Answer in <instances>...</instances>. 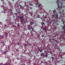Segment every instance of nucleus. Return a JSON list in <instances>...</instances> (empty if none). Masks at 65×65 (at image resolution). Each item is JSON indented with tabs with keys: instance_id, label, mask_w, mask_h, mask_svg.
Listing matches in <instances>:
<instances>
[{
	"instance_id": "obj_6",
	"label": "nucleus",
	"mask_w": 65,
	"mask_h": 65,
	"mask_svg": "<svg viewBox=\"0 0 65 65\" xmlns=\"http://www.w3.org/2000/svg\"><path fill=\"white\" fill-rule=\"evenodd\" d=\"M3 9L4 12L5 13L9 12V11H8V10L7 9V8H6V7H4Z\"/></svg>"
},
{
	"instance_id": "obj_32",
	"label": "nucleus",
	"mask_w": 65,
	"mask_h": 65,
	"mask_svg": "<svg viewBox=\"0 0 65 65\" xmlns=\"http://www.w3.org/2000/svg\"><path fill=\"white\" fill-rule=\"evenodd\" d=\"M21 65H25V64L24 63L22 64H21Z\"/></svg>"
},
{
	"instance_id": "obj_47",
	"label": "nucleus",
	"mask_w": 65,
	"mask_h": 65,
	"mask_svg": "<svg viewBox=\"0 0 65 65\" xmlns=\"http://www.w3.org/2000/svg\"><path fill=\"white\" fill-rule=\"evenodd\" d=\"M61 53H60L59 54V55L60 56V55H61Z\"/></svg>"
},
{
	"instance_id": "obj_62",
	"label": "nucleus",
	"mask_w": 65,
	"mask_h": 65,
	"mask_svg": "<svg viewBox=\"0 0 65 65\" xmlns=\"http://www.w3.org/2000/svg\"><path fill=\"white\" fill-rule=\"evenodd\" d=\"M27 1V0H26Z\"/></svg>"
},
{
	"instance_id": "obj_34",
	"label": "nucleus",
	"mask_w": 65,
	"mask_h": 65,
	"mask_svg": "<svg viewBox=\"0 0 65 65\" xmlns=\"http://www.w3.org/2000/svg\"><path fill=\"white\" fill-rule=\"evenodd\" d=\"M48 50H51V49H50V48H48Z\"/></svg>"
},
{
	"instance_id": "obj_51",
	"label": "nucleus",
	"mask_w": 65,
	"mask_h": 65,
	"mask_svg": "<svg viewBox=\"0 0 65 65\" xmlns=\"http://www.w3.org/2000/svg\"><path fill=\"white\" fill-rule=\"evenodd\" d=\"M55 41H57V40H55Z\"/></svg>"
},
{
	"instance_id": "obj_2",
	"label": "nucleus",
	"mask_w": 65,
	"mask_h": 65,
	"mask_svg": "<svg viewBox=\"0 0 65 65\" xmlns=\"http://www.w3.org/2000/svg\"><path fill=\"white\" fill-rule=\"evenodd\" d=\"M35 22H34V21H33V20H32L30 22V24L29 25H28L27 26V27L26 28V29H28V30H31L30 31H31V35H33V34H35L36 32V31L34 30V28H32V26L31 25H33L34 24H35Z\"/></svg>"
},
{
	"instance_id": "obj_9",
	"label": "nucleus",
	"mask_w": 65,
	"mask_h": 65,
	"mask_svg": "<svg viewBox=\"0 0 65 65\" xmlns=\"http://www.w3.org/2000/svg\"><path fill=\"white\" fill-rule=\"evenodd\" d=\"M65 28V25L62 28V29H63L64 31H65L64 32L63 31L62 33H61L62 34H63V33H65V28Z\"/></svg>"
},
{
	"instance_id": "obj_4",
	"label": "nucleus",
	"mask_w": 65,
	"mask_h": 65,
	"mask_svg": "<svg viewBox=\"0 0 65 65\" xmlns=\"http://www.w3.org/2000/svg\"><path fill=\"white\" fill-rule=\"evenodd\" d=\"M25 5H26V6H29V7H28V10L29 11V10H31L32 9V8L33 7V5L30 2H25Z\"/></svg>"
},
{
	"instance_id": "obj_28",
	"label": "nucleus",
	"mask_w": 65,
	"mask_h": 65,
	"mask_svg": "<svg viewBox=\"0 0 65 65\" xmlns=\"http://www.w3.org/2000/svg\"><path fill=\"white\" fill-rule=\"evenodd\" d=\"M0 37H3H3L2 36H1V35H0Z\"/></svg>"
},
{
	"instance_id": "obj_22",
	"label": "nucleus",
	"mask_w": 65,
	"mask_h": 65,
	"mask_svg": "<svg viewBox=\"0 0 65 65\" xmlns=\"http://www.w3.org/2000/svg\"><path fill=\"white\" fill-rule=\"evenodd\" d=\"M3 43H4V44L3 45H5V44H4V42H2Z\"/></svg>"
},
{
	"instance_id": "obj_43",
	"label": "nucleus",
	"mask_w": 65,
	"mask_h": 65,
	"mask_svg": "<svg viewBox=\"0 0 65 65\" xmlns=\"http://www.w3.org/2000/svg\"><path fill=\"white\" fill-rule=\"evenodd\" d=\"M4 53H5V54H6V52H4Z\"/></svg>"
},
{
	"instance_id": "obj_21",
	"label": "nucleus",
	"mask_w": 65,
	"mask_h": 65,
	"mask_svg": "<svg viewBox=\"0 0 65 65\" xmlns=\"http://www.w3.org/2000/svg\"><path fill=\"white\" fill-rule=\"evenodd\" d=\"M44 30H45V31L46 32L47 31V29L45 28H44Z\"/></svg>"
},
{
	"instance_id": "obj_24",
	"label": "nucleus",
	"mask_w": 65,
	"mask_h": 65,
	"mask_svg": "<svg viewBox=\"0 0 65 65\" xmlns=\"http://www.w3.org/2000/svg\"><path fill=\"white\" fill-rule=\"evenodd\" d=\"M61 60H62L63 59H64L62 57H61Z\"/></svg>"
},
{
	"instance_id": "obj_23",
	"label": "nucleus",
	"mask_w": 65,
	"mask_h": 65,
	"mask_svg": "<svg viewBox=\"0 0 65 65\" xmlns=\"http://www.w3.org/2000/svg\"><path fill=\"white\" fill-rule=\"evenodd\" d=\"M45 64H46V65H47V63H48V62H45Z\"/></svg>"
},
{
	"instance_id": "obj_17",
	"label": "nucleus",
	"mask_w": 65,
	"mask_h": 65,
	"mask_svg": "<svg viewBox=\"0 0 65 65\" xmlns=\"http://www.w3.org/2000/svg\"><path fill=\"white\" fill-rule=\"evenodd\" d=\"M54 39L52 38L51 39H50V41H52V40H54Z\"/></svg>"
},
{
	"instance_id": "obj_30",
	"label": "nucleus",
	"mask_w": 65,
	"mask_h": 65,
	"mask_svg": "<svg viewBox=\"0 0 65 65\" xmlns=\"http://www.w3.org/2000/svg\"><path fill=\"white\" fill-rule=\"evenodd\" d=\"M32 46H35V45L34 44H32Z\"/></svg>"
},
{
	"instance_id": "obj_42",
	"label": "nucleus",
	"mask_w": 65,
	"mask_h": 65,
	"mask_svg": "<svg viewBox=\"0 0 65 65\" xmlns=\"http://www.w3.org/2000/svg\"><path fill=\"white\" fill-rule=\"evenodd\" d=\"M41 19H42V17H41Z\"/></svg>"
},
{
	"instance_id": "obj_53",
	"label": "nucleus",
	"mask_w": 65,
	"mask_h": 65,
	"mask_svg": "<svg viewBox=\"0 0 65 65\" xmlns=\"http://www.w3.org/2000/svg\"><path fill=\"white\" fill-rule=\"evenodd\" d=\"M18 60H19V59L17 58Z\"/></svg>"
},
{
	"instance_id": "obj_7",
	"label": "nucleus",
	"mask_w": 65,
	"mask_h": 65,
	"mask_svg": "<svg viewBox=\"0 0 65 65\" xmlns=\"http://www.w3.org/2000/svg\"><path fill=\"white\" fill-rule=\"evenodd\" d=\"M18 8H22V9L23 10V9H24V7L22 6H21V5H19L18 6H17Z\"/></svg>"
},
{
	"instance_id": "obj_12",
	"label": "nucleus",
	"mask_w": 65,
	"mask_h": 65,
	"mask_svg": "<svg viewBox=\"0 0 65 65\" xmlns=\"http://www.w3.org/2000/svg\"><path fill=\"white\" fill-rule=\"evenodd\" d=\"M44 19L46 20L47 21H46V22H47V23H48V21H47V18H46V17H44Z\"/></svg>"
},
{
	"instance_id": "obj_61",
	"label": "nucleus",
	"mask_w": 65,
	"mask_h": 65,
	"mask_svg": "<svg viewBox=\"0 0 65 65\" xmlns=\"http://www.w3.org/2000/svg\"><path fill=\"white\" fill-rule=\"evenodd\" d=\"M54 54H53V55H54Z\"/></svg>"
},
{
	"instance_id": "obj_18",
	"label": "nucleus",
	"mask_w": 65,
	"mask_h": 65,
	"mask_svg": "<svg viewBox=\"0 0 65 65\" xmlns=\"http://www.w3.org/2000/svg\"><path fill=\"white\" fill-rule=\"evenodd\" d=\"M29 13L30 14V15L32 17V13H31V12H29Z\"/></svg>"
},
{
	"instance_id": "obj_64",
	"label": "nucleus",
	"mask_w": 65,
	"mask_h": 65,
	"mask_svg": "<svg viewBox=\"0 0 65 65\" xmlns=\"http://www.w3.org/2000/svg\"><path fill=\"white\" fill-rule=\"evenodd\" d=\"M27 44H28V43H27Z\"/></svg>"
},
{
	"instance_id": "obj_41",
	"label": "nucleus",
	"mask_w": 65,
	"mask_h": 65,
	"mask_svg": "<svg viewBox=\"0 0 65 65\" xmlns=\"http://www.w3.org/2000/svg\"><path fill=\"white\" fill-rule=\"evenodd\" d=\"M4 26H7V25H6V24H5L4 25Z\"/></svg>"
},
{
	"instance_id": "obj_54",
	"label": "nucleus",
	"mask_w": 65,
	"mask_h": 65,
	"mask_svg": "<svg viewBox=\"0 0 65 65\" xmlns=\"http://www.w3.org/2000/svg\"><path fill=\"white\" fill-rule=\"evenodd\" d=\"M32 48H33V46H32Z\"/></svg>"
},
{
	"instance_id": "obj_26",
	"label": "nucleus",
	"mask_w": 65,
	"mask_h": 65,
	"mask_svg": "<svg viewBox=\"0 0 65 65\" xmlns=\"http://www.w3.org/2000/svg\"><path fill=\"white\" fill-rule=\"evenodd\" d=\"M57 62L58 63H59V62H60V60H57Z\"/></svg>"
},
{
	"instance_id": "obj_10",
	"label": "nucleus",
	"mask_w": 65,
	"mask_h": 65,
	"mask_svg": "<svg viewBox=\"0 0 65 65\" xmlns=\"http://www.w3.org/2000/svg\"><path fill=\"white\" fill-rule=\"evenodd\" d=\"M16 10L17 11V12L18 13V14H20V12H19V11H20V9H18L17 8L16 9Z\"/></svg>"
},
{
	"instance_id": "obj_38",
	"label": "nucleus",
	"mask_w": 65,
	"mask_h": 65,
	"mask_svg": "<svg viewBox=\"0 0 65 65\" xmlns=\"http://www.w3.org/2000/svg\"><path fill=\"white\" fill-rule=\"evenodd\" d=\"M42 37H44V36H43V35L42 36Z\"/></svg>"
},
{
	"instance_id": "obj_19",
	"label": "nucleus",
	"mask_w": 65,
	"mask_h": 65,
	"mask_svg": "<svg viewBox=\"0 0 65 65\" xmlns=\"http://www.w3.org/2000/svg\"><path fill=\"white\" fill-rule=\"evenodd\" d=\"M41 24L42 25H45V23H44V22H43V23L42 22L41 23Z\"/></svg>"
},
{
	"instance_id": "obj_31",
	"label": "nucleus",
	"mask_w": 65,
	"mask_h": 65,
	"mask_svg": "<svg viewBox=\"0 0 65 65\" xmlns=\"http://www.w3.org/2000/svg\"><path fill=\"white\" fill-rule=\"evenodd\" d=\"M5 33L6 34H7V33L6 32H5Z\"/></svg>"
},
{
	"instance_id": "obj_5",
	"label": "nucleus",
	"mask_w": 65,
	"mask_h": 65,
	"mask_svg": "<svg viewBox=\"0 0 65 65\" xmlns=\"http://www.w3.org/2000/svg\"><path fill=\"white\" fill-rule=\"evenodd\" d=\"M36 5L37 7H39L40 8H41V5H39V3H38V2H37L36 3Z\"/></svg>"
},
{
	"instance_id": "obj_39",
	"label": "nucleus",
	"mask_w": 65,
	"mask_h": 65,
	"mask_svg": "<svg viewBox=\"0 0 65 65\" xmlns=\"http://www.w3.org/2000/svg\"><path fill=\"white\" fill-rule=\"evenodd\" d=\"M60 8H62V7L61 6Z\"/></svg>"
},
{
	"instance_id": "obj_25",
	"label": "nucleus",
	"mask_w": 65,
	"mask_h": 65,
	"mask_svg": "<svg viewBox=\"0 0 65 65\" xmlns=\"http://www.w3.org/2000/svg\"><path fill=\"white\" fill-rule=\"evenodd\" d=\"M14 21H15V20H16V17H15V18H14Z\"/></svg>"
},
{
	"instance_id": "obj_59",
	"label": "nucleus",
	"mask_w": 65,
	"mask_h": 65,
	"mask_svg": "<svg viewBox=\"0 0 65 65\" xmlns=\"http://www.w3.org/2000/svg\"><path fill=\"white\" fill-rule=\"evenodd\" d=\"M21 38H22V36H21Z\"/></svg>"
},
{
	"instance_id": "obj_56",
	"label": "nucleus",
	"mask_w": 65,
	"mask_h": 65,
	"mask_svg": "<svg viewBox=\"0 0 65 65\" xmlns=\"http://www.w3.org/2000/svg\"><path fill=\"white\" fill-rule=\"evenodd\" d=\"M30 55H32V54H30Z\"/></svg>"
},
{
	"instance_id": "obj_20",
	"label": "nucleus",
	"mask_w": 65,
	"mask_h": 65,
	"mask_svg": "<svg viewBox=\"0 0 65 65\" xmlns=\"http://www.w3.org/2000/svg\"><path fill=\"white\" fill-rule=\"evenodd\" d=\"M37 17L39 18H40V16L39 15H37Z\"/></svg>"
},
{
	"instance_id": "obj_1",
	"label": "nucleus",
	"mask_w": 65,
	"mask_h": 65,
	"mask_svg": "<svg viewBox=\"0 0 65 65\" xmlns=\"http://www.w3.org/2000/svg\"><path fill=\"white\" fill-rule=\"evenodd\" d=\"M53 12L54 15L52 16V18L53 19V21L55 22L56 23H57V25H59V24L57 23V21L58 20V19H60L61 17L62 18L64 17V13H62V14L61 15H58V13H56V11H53Z\"/></svg>"
},
{
	"instance_id": "obj_63",
	"label": "nucleus",
	"mask_w": 65,
	"mask_h": 65,
	"mask_svg": "<svg viewBox=\"0 0 65 65\" xmlns=\"http://www.w3.org/2000/svg\"><path fill=\"white\" fill-rule=\"evenodd\" d=\"M57 43V42H56Z\"/></svg>"
},
{
	"instance_id": "obj_15",
	"label": "nucleus",
	"mask_w": 65,
	"mask_h": 65,
	"mask_svg": "<svg viewBox=\"0 0 65 65\" xmlns=\"http://www.w3.org/2000/svg\"><path fill=\"white\" fill-rule=\"evenodd\" d=\"M57 2H58V3H57V4H58V5H59V1H60V0H57Z\"/></svg>"
},
{
	"instance_id": "obj_11",
	"label": "nucleus",
	"mask_w": 65,
	"mask_h": 65,
	"mask_svg": "<svg viewBox=\"0 0 65 65\" xmlns=\"http://www.w3.org/2000/svg\"><path fill=\"white\" fill-rule=\"evenodd\" d=\"M38 51L39 52H42V50H40V49L38 48Z\"/></svg>"
},
{
	"instance_id": "obj_27",
	"label": "nucleus",
	"mask_w": 65,
	"mask_h": 65,
	"mask_svg": "<svg viewBox=\"0 0 65 65\" xmlns=\"http://www.w3.org/2000/svg\"><path fill=\"white\" fill-rule=\"evenodd\" d=\"M54 51H55V50H53V51H51V52L53 53V52H54Z\"/></svg>"
},
{
	"instance_id": "obj_57",
	"label": "nucleus",
	"mask_w": 65,
	"mask_h": 65,
	"mask_svg": "<svg viewBox=\"0 0 65 65\" xmlns=\"http://www.w3.org/2000/svg\"><path fill=\"white\" fill-rule=\"evenodd\" d=\"M23 47L22 46V47Z\"/></svg>"
},
{
	"instance_id": "obj_37",
	"label": "nucleus",
	"mask_w": 65,
	"mask_h": 65,
	"mask_svg": "<svg viewBox=\"0 0 65 65\" xmlns=\"http://www.w3.org/2000/svg\"><path fill=\"white\" fill-rule=\"evenodd\" d=\"M18 3H19V2H16V3H17V4Z\"/></svg>"
},
{
	"instance_id": "obj_58",
	"label": "nucleus",
	"mask_w": 65,
	"mask_h": 65,
	"mask_svg": "<svg viewBox=\"0 0 65 65\" xmlns=\"http://www.w3.org/2000/svg\"><path fill=\"white\" fill-rule=\"evenodd\" d=\"M36 1H37V0H36Z\"/></svg>"
},
{
	"instance_id": "obj_13",
	"label": "nucleus",
	"mask_w": 65,
	"mask_h": 65,
	"mask_svg": "<svg viewBox=\"0 0 65 65\" xmlns=\"http://www.w3.org/2000/svg\"><path fill=\"white\" fill-rule=\"evenodd\" d=\"M44 57H45V58H47V55H46L45 56H44V57L42 58V59H43Z\"/></svg>"
},
{
	"instance_id": "obj_14",
	"label": "nucleus",
	"mask_w": 65,
	"mask_h": 65,
	"mask_svg": "<svg viewBox=\"0 0 65 65\" xmlns=\"http://www.w3.org/2000/svg\"><path fill=\"white\" fill-rule=\"evenodd\" d=\"M8 22H9V23H10V24H12L11 21V20L9 21Z\"/></svg>"
},
{
	"instance_id": "obj_52",
	"label": "nucleus",
	"mask_w": 65,
	"mask_h": 65,
	"mask_svg": "<svg viewBox=\"0 0 65 65\" xmlns=\"http://www.w3.org/2000/svg\"><path fill=\"white\" fill-rule=\"evenodd\" d=\"M60 36H61V35H61L60 34Z\"/></svg>"
},
{
	"instance_id": "obj_16",
	"label": "nucleus",
	"mask_w": 65,
	"mask_h": 65,
	"mask_svg": "<svg viewBox=\"0 0 65 65\" xmlns=\"http://www.w3.org/2000/svg\"><path fill=\"white\" fill-rule=\"evenodd\" d=\"M41 56H44V53H42L41 54Z\"/></svg>"
},
{
	"instance_id": "obj_3",
	"label": "nucleus",
	"mask_w": 65,
	"mask_h": 65,
	"mask_svg": "<svg viewBox=\"0 0 65 65\" xmlns=\"http://www.w3.org/2000/svg\"><path fill=\"white\" fill-rule=\"evenodd\" d=\"M18 13H14V14L13 15L14 17H15L16 15L17 17V19L18 20H20V21L21 22L20 24H21L22 25H23L24 24H25V23H27V20L26 19H24V17H20L18 16Z\"/></svg>"
},
{
	"instance_id": "obj_50",
	"label": "nucleus",
	"mask_w": 65,
	"mask_h": 65,
	"mask_svg": "<svg viewBox=\"0 0 65 65\" xmlns=\"http://www.w3.org/2000/svg\"><path fill=\"white\" fill-rule=\"evenodd\" d=\"M35 53H36V55L37 54V53H36L35 52Z\"/></svg>"
},
{
	"instance_id": "obj_49",
	"label": "nucleus",
	"mask_w": 65,
	"mask_h": 65,
	"mask_svg": "<svg viewBox=\"0 0 65 65\" xmlns=\"http://www.w3.org/2000/svg\"><path fill=\"white\" fill-rule=\"evenodd\" d=\"M62 22H64V21L63 20H62Z\"/></svg>"
},
{
	"instance_id": "obj_55",
	"label": "nucleus",
	"mask_w": 65,
	"mask_h": 65,
	"mask_svg": "<svg viewBox=\"0 0 65 65\" xmlns=\"http://www.w3.org/2000/svg\"><path fill=\"white\" fill-rule=\"evenodd\" d=\"M61 6H63V5L62 4L61 5Z\"/></svg>"
},
{
	"instance_id": "obj_44",
	"label": "nucleus",
	"mask_w": 65,
	"mask_h": 65,
	"mask_svg": "<svg viewBox=\"0 0 65 65\" xmlns=\"http://www.w3.org/2000/svg\"><path fill=\"white\" fill-rule=\"evenodd\" d=\"M58 8L59 9L60 8L59 7V6L58 7Z\"/></svg>"
},
{
	"instance_id": "obj_8",
	"label": "nucleus",
	"mask_w": 65,
	"mask_h": 65,
	"mask_svg": "<svg viewBox=\"0 0 65 65\" xmlns=\"http://www.w3.org/2000/svg\"><path fill=\"white\" fill-rule=\"evenodd\" d=\"M53 55H52V57H51V58L52 59V62H53V60H57V58H56V57H55V58L54 57H53Z\"/></svg>"
},
{
	"instance_id": "obj_60",
	"label": "nucleus",
	"mask_w": 65,
	"mask_h": 65,
	"mask_svg": "<svg viewBox=\"0 0 65 65\" xmlns=\"http://www.w3.org/2000/svg\"><path fill=\"white\" fill-rule=\"evenodd\" d=\"M44 64H45V63L44 62Z\"/></svg>"
},
{
	"instance_id": "obj_33",
	"label": "nucleus",
	"mask_w": 65,
	"mask_h": 65,
	"mask_svg": "<svg viewBox=\"0 0 65 65\" xmlns=\"http://www.w3.org/2000/svg\"><path fill=\"white\" fill-rule=\"evenodd\" d=\"M43 63V61H42L41 63Z\"/></svg>"
},
{
	"instance_id": "obj_36",
	"label": "nucleus",
	"mask_w": 65,
	"mask_h": 65,
	"mask_svg": "<svg viewBox=\"0 0 65 65\" xmlns=\"http://www.w3.org/2000/svg\"><path fill=\"white\" fill-rule=\"evenodd\" d=\"M19 25H18V26H17V28H19Z\"/></svg>"
},
{
	"instance_id": "obj_45",
	"label": "nucleus",
	"mask_w": 65,
	"mask_h": 65,
	"mask_svg": "<svg viewBox=\"0 0 65 65\" xmlns=\"http://www.w3.org/2000/svg\"><path fill=\"white\" fill-rule=\"evenodd\" d=\"M18 43V44H20V43Z\"/></svg>"
},
{
	"instance_id": "obj_35",
	"label": "nucleus",
	"mask_w": 65,
	"mask_h": 65,
	"mask_svg": "<svg viewBox=\"0 0 65 65\" xmlns=\"http://www.w3.org/2000/svg\"><path fill=\"white\" fill-rule=\"evenodd\" d=\"M11 7H12V8L14 9L13 8V7H12V6H11Z\"/></svg>"
},
{
	"instance_id": "obj_48",
	"label": "nucleus",
	"mask_w": 65,
	"mask_h": 65,
	"mask_svg": "<svg viewBox=\"0 0 65 65\" xmlns=\"http://www.w3.org/2000/svg\"><path fill=\"white\" fill-rule=\"evenodd\" d=\"M12 56H13V54H12Z\"/></svg>"
},
{
	"instance_id": "obj_46",
	"label": "nucleus",
	"mask_w": 65,
	"mask_h": 65,
	"mask_svg": "<svg viewBox=\"0 0 65 65\" xmlns=\"http://www.w3.org/2000/svg\"><path fill=\"white\" fill-rule=\"evenodd\" d=\"M5 37H6H6H7V36H6V35H5Z\"/></svg>"
},
{
	"instance_id": "obj_29",
	"label": "nucleus",
	"mask_w": 65,
	"mask_h": 65,
	"mask_svg": "<svg viewBox=\"0 0 65 65\" xmlns=\"http://www.w3.org/2000/svg\"><path fill=\"white\" fill-rule=\"evenodd\" d=\"M28 45V44H25V46H27V45Z\"/></svg>"
},
{
	"instance_id": "obj_40",
	"label": "nucleus",
	"mask_w": 65,
	"mask_h": 65,
	"mask_svg": "<svg viewBox=\"0 0 65 65\" xmlns=\"http://www.w3.org/2000/svg\"><path fill=\"white\" fill-rule=\"evenodd\" d=\"M63 24L64 25H65V24H64V22H63Z\"/></svg>"
}]
</instances>
